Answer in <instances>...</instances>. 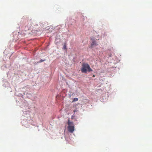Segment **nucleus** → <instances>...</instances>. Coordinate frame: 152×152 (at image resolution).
Returning <instances> with one entry per match:
<instances>
[{
  "label": "nucleus",
  "instance_id": "1",
  "mask_svg": "<svg viewBox=\"0 0 152 152\" xmlns=\"http://www.w3.org/2000/svg\"><path fill=\"white\" fill-rule=\"evenodd\" d=\"M92 71L88 64L85 63H83L81 69V71L82 73H86L87 71L90 72Z\"/></svg>",
  "mask_w": 152,
  "mask_h": 152
},
{
  "label": "nucleus",
  "instance_id": "2",
  "mask_svg": "<svg viewBox=\"0 0 152 152\" xmlns=\"http://www.w3.org/2000/svg\"><path fill=\"white\" fill-rule=\"evenodd\" d=\"M67 124L68 131L71 133H73L75 130V127L73 122L70 121L69 119H68L67 120Z\"/></svg>",
  "mask_w": 152,
  "mask_h": 152
},
{
  "label": "nucleus",
  "instance_id": "3",
  "mask_svg": "<svg viewBox=\"0 0 152 152\" xmlns=\"http://www.w3.org/2000/svg\"><path fill=\"white\" fill-rule=\"evenodd\" d=\"M36 21L34 20L31 19L30 20L28 21V24L27 26V28L28 30L30 29L31 28H34V26L31 24L32 23H34V24L36 23Z\"/></svg>",
  "mask_w": 152,
  "mask_h": 152
},
{
  "label": "nucleus",
  "instance_id": "4",
  "mask_svg": "<svg viewBox=\"0 0 152 152\" xmlns=\"http://www.w3.org/2000/svg\"><path fill=\"white\" fill-rule=\"evenodd\" d=\"M91 40H92V43L91 45V47H93L94 46H97L98 45L94 39H93V38H91Z\"/></svg>",
  "mask_w": 152,
  "mask_h": 152
},
{
  "label": "nucleus",
  "instance_id": "5",
  "mask_svg": "<svg viewBox=\"0 0 152 152\" xmlns=\"http://www.w3.org/2000/svg\"><path fill=\"white\" fill-rule=\"evenodd\" d=\"M63 48L65 50H67L66 46V43L64 44V45L63 46Z\"/></svg>",
  "mask_w": 152,
  "mask_h": 152
},
{
  "label": "nucleus",
  "instance_id": "6",
  "mask_svg": "<svg viewBox=\"0 0 152 152\" xmlns=\"http://www.w3.org/2000/svg\"><path fill=\"white\" fill-rule=\"evenodd\" d=\"M78 100V99L77 98H74L72 102H76Z\"/></svg>",
  "mask_w": 152,
  "mask_h": 152
},
{
  "label": "nucleus",
  "instance_id": "7",
  "mask_svg": "<svg viewBox=\"0 0 152 152\" xmlns=\"http://www.w3.org/2000/svg\"><path fill=\"white\" fill-rule=\"evenodd\" d=\"M45 60H42V59H41V60H40L39 61V63H40V62H43L44 61H45Z\"/></svg>",
  "mask_w": 152,
  "mask_h": 152
},
{
  "label": "nucleus",
  "instance_id": "8",
  "mask_svg": "<svg viewBox=\"0 0 152 152\" xmlns=\"http://www.w3.org/2000/svg\"><path fill=\"white\" fill-rule=\"evenodd\" d=\"M37 22L36 21V23H35L34 24V26H37L38 25H37Z\"/></svg>",
  "mask_w": 152,
  "mask_h": 152
},
{
  "label": "nucleus",
  "instance_id": "9",
  "mask_svg": "<svg viewBox=\"0 0 152 152\" xmlns=\"http://www.w3.org/2000/svg\"><path fill=\"white\" fill-rule=\"evenodd\" d=\"M31 24L33 25V26H34V23H32Z\"/></svg>",
  "mask_w": 152,
  "mask_h": 152
},
{
  "label": "nucleus",
  "instance_id": "10",
  "mask_svg": "<svg viewBox=\"0 0 152 152\" xmlns=\"http://www.w3.org/2000/svg\"><path fill=\"white\" fill-rule=\"evenodd\" d=\"M76 110H74L73 112H76Z\"/></svg>",
  "mask_w": 152,
  "mask_h": 152
},
{
  "label": "nucleus",
  "instance_id": "11",
  "mask_svg": "<svg viewBox=\"0 0 152 152\" xmlns=\"http://www.w3.org/2000/svg\"><path fill=\"white\" fill-rule=\"evenodd\" d=\"M95 77V75H94L93 76V77Z\"/></svg>",
  "mask_w": 152,
  "mask_h": 152
}]
</instances>
